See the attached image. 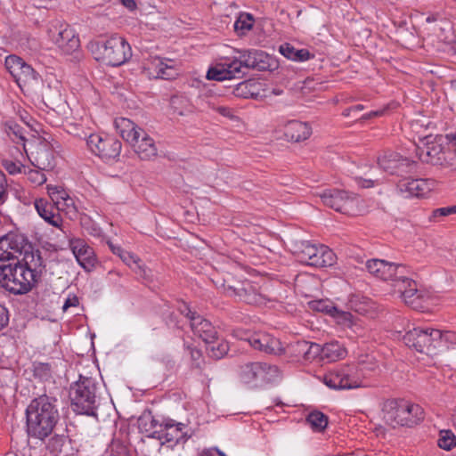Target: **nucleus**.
I'll list each match as a JSON object with an SVG mask.
<instances>
[{
	"instance_id": "nucleus-1",
	"label": "nucleus",
	"mask_w": 456,
	"mask_h": 456,
	"mask_svg": "<svg viewBox=\"0 0 456 456\" xmlns=\"http://www.w3.org/2000/svg\"><path fill=\"white\" fill-rule=\"evenodd\" d=\"M45 270L42 256L28 254L21 260L0 262V288L12 295H25L37 284Z\"/></svg>"
},
{
	"instance_id": "nucleus-2",
	"label": "nucleus",
	"mask_w": 456,
	"mask_h": 456,
	"mask_svg": "<svg viewBox=\"0 0 456 456\" xmlns=\"http://www.w3.org/2000/svg\"><path fill=\"white\" fill-rule=\"evenodd\" d=\"M238 56L225 57L210 68L207 78L223 81L232 78H241L244 69L267 70L271 68V57L259 50H237Z\"/></svg>"
},
{
	"instance_id": "nucleus-3",
	"label": "nucleus",
	"mask_w": 456,
	"mask_h": 456,
	"mask_svg": "<svg viewBox=\"0 0 456 456\" xmlns=\"http://www.w3.org/2000/svg\"><path fill=\"white\" fill-rule=\"evenodd\" d=\"M55 396L41 395L34 398L26 410V426L28 436L44 440L53 431L60 414Z\"/></svg>"
},
{
	"instance_id": "nucleus-4",
	"label": "nucleus",
	"mask_w": 456,
	"mask_h": 456,
	"mask_svg": "<svg viewBox=\"0 0 456 456\" xmlns=\"http://www.w3.org/2000/svg\"><path fill=\"white\" fill-rule=\"evenodd\" d=\"M381 410L384 421L394 428L411 427L424 419V411L419 404L402 398L386 400Z\"/></svg>"
},
{
	"instance_id": "nucleus-5",
	"label": "nucleus",
	"mask_w": 456,
	"mask_h": 456,
	"mask_svg": "<svg viewBox=\"0 0 456 456\" xmlns=\"http://www.w3.org/2000/svg\"><path fill=\"white\" fill-rule=\"evenodd\" d=\"M98 382L91 377H79L70 385L69 396L74 411L79 414L95 416L98 398Z\"/></svg>"
},
{
	"instance_id": "nucleus-6",
	"label": "nucleus",
	"mask_w": 456,
	"mask_h": 456,
	"mask_svg": "<svg viewBox=\"0 0 456 456\" xmlns=\"http://www.w3.org/2000/svg\"><path fill=\"white\" fill-rule=\"evenodd\" d=\"M28 254L42 256L41 251L24 234L10 232L0 238V262L20 260V256L26 258Z\"/></svg>"
},
{
	"instance_id": "nucleus-7",
	"label": "nucleus",
	"mask_w": 456,
	"mask_h": 456,
	"mask_svg": "<svg viewBox=\"0 0 456 456\" xmlns=\"http://www.w3.org/2000/svg\"><path fill=\"white\" fill-rule=\"evenodd\" d=\"M319 196L322 203L343 214L348 216H357L362 212V200L352 193L338 189L324 190Z\"/></svg>"
},
{
	"instance_id": "nucleus-8",
	"label": "nucleus",
	"mask_w": 456,
	"mask_h": 456,
	"mask_svg": "<svg viewBox=\"0 0 456 456\" xmlns=\"http://www.w3.org/2000/svg\"><path fill=\"white\" fill-rule=\"evenodd\" d=\"M294 254L301 263L315 267L330 266L335 262V254L330 248L306 240L296 244Z\"/></svg>"
},
{
	"instance_id": "nucleus-9",
	"label": "nucleus",
	"mask_w": 456,
	"mask_h": 456,
	"mask_svg": "<svg viewBox=\"0 0 456 456\" xmlns=\"http://www.w3.org/2000/svg\"><path fill=\"white\" fill-rule=\"evenodd\" d=\"M408 269L405 265L399 267L397 274L390 281L395 293L404 301L405 304L414 309L421 308L424 293L418 289L416 281L407 277Z\"/></svg>"
},
{
	"instance_id": "nucleus-10",
	"label": "nucleus",
	"mask_w": 456,
	"mask_h": 456,
	"mask_svg": "<svg viewBox=\"0 0 456 456\" xmlns=\"http://www.w3.org/2000/svg\"><path fill=\"white\" fill-rule=\"evenodd\" d=\"M323 382L332 389H353L362 386V375L355 365H344L325 374Z\"/></svg>"
},
{
	"instance_id": "nucleus-11",
	"label": "nucleus",
	"mask_w": 456,
	"mask_h": 456,
	"mask_svg": "<svg viewBox=\"0 0 456 456\" xmlns=\"http://www.w3.org/2000/svg\"><path fill=\"white\" fill-rule=\"evenodd\" d=\"M440 330L414 328L405 333L404 344L419 353L432 354L439 347Z\"/></svg>"
},
{
	"instance_id": "nucleus-12",
	"label": "nucleus",
	"mask_w": 456,
	"mask_h": 456,
	"mask_svg": "<svg viewBox=\"0 0 456 456\" xmlns=\"http://www.w3.org/2000/svg\"><path fill=\"white\" fill-rule=\"evenodd\" d=\"M192 435L191 429L182 422L174 419H166L159 426V434L157 435L161 444L174 448L176 444H184Z\"/></svg>"
},
{
	"instance_id": "nucleus-13",
	"label": "nucleus",
	"mask_w": 456,
	"mask_h": 456,
	"mask_svg": "<svg viewBox=\"0 0 456 456\" xmlns=\"http://www.w3.org/2000/svg\"><path fill=\"white\" fill-rule=\"evenodd\" d=\"M228 289L238 300L248 305H265L268 302L276 300L273 296L266 293L263 288H258L256 284L248 281L240 283L237 287H229Z\"/></svg>"
},
{
	"instance_id": "nucleus-14",
	"label": "nucleus",
	"mask_w": 456,
	"mask_h": 456,
	"mask_svg": "<svg viewBox=\"0 0 456 456\" xmlns=\"http://www.w3.org/2000/svg\"><path fill=\"white\" fill-rule=\"evenodd\" d=\"M378 165L385 172L390 175L403 176L410 173L414 167V161L402 157L395 151H387L378 157Z\"/></svg>"
},
{
	"instance_id": "nucleus-15",
	"label": "nucleus",
	"mask_w": 456,
	"mask_h": 456,
	"mask_svg": "<svg viewBox=\"0 0 456 456\" xmlns=\"http://www.w3.org/2000/svg\"><path fill=\"white\" fill-rule=\"evenodd\" d=\"M4 64L20 87L37 80V73L19 56L9 55L6 57Z\"/></svg>"
},
{
	"instance_id": "nucleus-16",
	"label": "nucleus",
	"mask_w": 456,
	"mask_h": 456,
	"mask_svg": "<svg viewBox=\"0 0 456 456\" xmlns=\"http://www.w3.org/2000/svg\"><path fill=\"white\" fill-rule=\"evenodd\" d=\"M49 34L55 45L67 54L76 52L80 41L74 29L68 24H59L49 28Z\"/></svg>"
},
{
	"instance_id": "nucleus-17",
	"label": "nucleus",
	"mask_w": 456,
	"mask_h": 456,
	"mask_svg": "<svg viewBox=\"0 0 456 456\" xmlns=\"http://www.w3.org/2000/svg\"><path fill=\"white\" fill-rule=\"evenodd\" d=\"M31 164L39 170H52L55 167L53 146L45 140L40 141L31 151Z\"/></svg>"
},
{
	"instance_id": "nucleus-18",
	"label": "nucleus",
	"mask_w": 456,
	"mask_h": 456,
	"mask_svg": "<svg viewBox=\"0 0 456 456\" xmlns=\"http://www.w3.org/2000/svg\"><path fill=\"white\" fill-rule=\"evenodd\" d=\"M399 193L404 198L424 197L430 191V183L425 179L403 178L397 183Z\"/></svg>"
},
{
	"instance_id": "nucleus-19",
	"label": "nucleus",
	"mask_w": 456,
	"mask_h": 456,
	"mask_svg": "<svg viewBox=\"0 0 456 456\" xmlns=\"http://www.w3.org/2000/svg\"><path fill=\"white\" fill-rule=\"evenodd\" d=\"M309 307L316 312L324 313L333 318L338 322L345 325L352 323L353 315L349 312L339 310L332 301L329 299L313 300L308 303Z\"/></svg>"
},
{
	"instance_id": "nucleus-20",
	"label": "nucleus",
	"mask_w": 456,
	"mask_h": 456,
	"mask_svg": "<svg viewBox=\"0 0 456 456\" xmlns=\"http://www.w3.org/2000/svg\"><path fill=\"white\" fill-rule=\"evenodd\" d=\"M191 329L194 335L205 343H213L218 338L217 331L213 324L199 314H191Z\"/></svg>"
},
{
	"instance_id": "nucleus-21",
	"label": "nucleus",
	"mask_w": 456,
	"mask_h": 456,
	"mask_svg": "<svg viewBox=\"0 0 456 456\" xmlns=\"http://www.w3.org/2000/svg\"><path fill=\"white\" fill-rule=\"evenodd\" d=\"M403 266V265H397L382 259H370L366 262L368 272L383 281H391L397 274L399 267Z\"/></svg>"
},
{
	"instance_id": "nucleus-22",
	"label": "nucleus",
	"mask_w": 456,
	"mask_h": 456,
	"mask_svg": "<svg viewBox=\"0 0 456 456\" xmlns=\"http://www.w3.org/2000/svg\"><path fill=\"white\" fill-rule=\"evenodd\" d=\"M88 48L91 51L94 58L107 66H114V45L112 39H99L92 41L88 44Z\"/></svg>"
},
{
	"instance_id": "nucleus-23",
	"label": "nucleus",
	"mask_w": 456,
	"mask_h": 456,
	"mask_svg": "<svg viewBox=\"0 0 456 456\" xmlns=\"http://www.w3.org/2000/svg\"><path fill=\"white\" fill-rule=\"evenodd\" d=\"M86 143L91 151L104 161L109 162L113 159L114 149L112 140L103 139L99 134H90Z\"/></svg>"
},
{
	"instance_id": "nucleus-24",
	"label": "nucleus",
	"mask_w": 456,
	"mask_h": 456,
	"mask_svg": "<svg viewBox=\"0 0 456 456\" xmlns=\"http://www.w3.org/2000/svg\"><path fill=\"white\" fill-rule=\"evenodd\" d=\"M116 130L124 141L130 144H135L141 137L143 130L128 118H116Z\"/></svg>"
},
{
	"instance_id": "nucleus-25",
	"label": "nucleus",
	"mask_w": 456,
	"mask_h": 456,
	"mask_svg": "<svg viewBox=\"0 0 456 456\" xmlns=\"http://www.w3.org/2000/svg\"><path fill=\"white\" fill-rule=\"evenodd\" d=\"M312 134L311 127L305 122L291 120L285 125L284 136L289 142H299Z\"/></svg>"
},
{
	"instance_id": "nucleus-26",
	"label": "nucleus",
	"mask_w": 456,
	"mask_h": 456,
	"mask_svg": "<svg viewBox=\"0 0 456 456\" xmlns=\"http://www.w3.org/2000/svg\"><path fill=\"white\" fill-rule=\"evenodd\" d=\"M417 155L424 163L431 165H439L444 159V152L440 144L436 142H428L422 147L417 148Z\"/></svg>"
},
{
	"instance_id": "nucleus-27",
	"label": "nucleus",
	"mask_w": 456,
	"mask_h": 456,
	"mask_svg": "<svg viewBox=\"0 0 456 456\" xmlns=\"http://www.w3.org/2000/svg\"><path fill=\"white\" fill-rule=\"evenodd\" d=\"M248 343L254 349L267 354H276L281 350L279 340L265 333L251 336L248 338Z\"/></svg>"
},
{
	"instance_id": "nucleus-28",
	"label": "nucleus",
	"mask_w": 456,
	"mask_h": 456,
	"mask_svg": "<svg viewBox=\"0 0 456 456\" xmlns=\"http://www.w3.org/2000/svg\"><path fill=\"white\" fill-rule=\"evenodd\" d=\"M35 208L38 215L49 224L60 228L62 224V218L53 205L44 199H38L35 201Z\"/></svg>"
},
{
	"instance_id": "nucleus-29",
	"label": "nucleus",
	"mask_w": 456,
	"mask_h": 456,
	"mask_svg": "<svg viewBox=\"0 0 456 456\" xmlns=\"http://www.w3.org/2000/svg\"><path fill=\"white\" fill-rule=\"evenodd\" d=\"M116 254L131 270L141 279L148 280L150 270L142 264V260L134 254L116 248Z\"/></svg>"
},
{
	"instance_id": "nucleus-30",
	"label": "nucleus",
	"mask_w": 456,
	"mask_h": 456,
	"mask_svg": "<svg viewBox=\"0 0 456 456\" xmlns=\"http://www.w3.org/2000/svg\"><path fill=\"white\" fill-rule=\"evenodd\" d=\"M139 158L143 160H151L158 155V149L154 140L144 131L135 144H131Z\"/></svg>"
},
{
	"instance_id": "nucleus-31",
	"label": "nucleus",
	"mask_w": 456,
	"mask_h": 456,
	"mask_svg": "<svg viewBox=\"0 0 456 456\" xmlns=\"http://www.w3.org/2000/svg\"><path fill=\"white\" fill-rule=\"evenodd\" d=\"M263 373L261 362H248L240 367V379L245 384L258 386L261 385Z\"/></svg>"
},
{
	"instance_id": "nucleus-32",
	"label": "nucleus",
	"mask_w": 456,
	"mask_h": 456,
	"mask_svg": "<svg viewBox=\"0 0 456 456\" xmlns=\"http://www.w3.org/2000/svg\"><path fill=\"white\" fill-rule=\"evenodd\" d=\"M138 428L141 433L148 437L157 438L159 434V423L151 411H144L137 419Z\"/></svg>"
},
{
	"instance_id": "nucleus-33",
	"label": "nucleus",
	"mask_w": 456,
	"mask_h": 456,
	"mask_svg": "<svg viewBox=\"0 0 456 456\" xmlns=\"http://www.w3.org/2000/svg\"><path fill=\"white\" fill-rule=\"evenodd\" d=\"M346 353L343 345L338 341H331L322 346V361L336 362L343 359Z\"/></svg>"
},
{
	"instance_id": "nucleus-34",
	"label": "nucleus",
	"mask_w": 456,
	"mask_h": 456,
	"mask_svg": "<svg viewBox=\"0 0 456 456\" xmlns=\"http://www.w3.org/2000/svg\"><path fill=\"white\" fill-rule=\"evenodd\" d=\"M70 247L76 256L77 262L86 267V265H90L93 259L94 251L81 240H75L70 241Z\"/></svg>"
},
{
	"instance_id": "nucleus-35",
	"label": "nucleus",
	"mask_w": 456,
	"mask_h": 456,
	"mask_svg": "<svg viewBox=\"0 0 456 456\" xmlns=\"http://www.w3.org/2000/svg\"><path fill=\"white\" fill-rule=\"evenodd\" d=\"M280 53L287 59L295 61H307L314 56L307 49H297L289 43L280 45Z\"/></svg>"
},
{
	"instance_id": "nucleus-36",
	"label": "nucleus",
	"mask_w": 456,
	"mask_h": 456,
	"mask_svg": "<svg viewBox=\"0 0 456 456\" xmlns=\"http://www.w3.org/2000/svg\"><path fill=\"white\" fill-rule=\"evenodd\" d=\"M306 422L315 432L323 431L329 423L328 416L319 411H311L306 417Z\"/></svg>"
},
{
	"instance_id": "nucleus-37",
	"label": "nucleus",
	"mask_w": 456,
	"mask_h": 456,
	"mask_svg": "<svg viewBox=\"0 0 456 456\" xmlns=\"http://www.w3.org/2000/svg\"><path fill=\"white\" fill-rule=\"evenodd\" d=\"M254 25L253 16L249 13H240L235 20L233 28L238 36L242 37L249 31Z\"/></svg>"
},
{
	"instance_id": "nucleus-38",
	"label": "nucleus",
	"mask_w": 456,
	"mask_h": 456,
	"mask_svg": "<svg viewBox=\"0 0 456 456\" xmlns=\"http://www.w3.org/2000/svg\"><path fill=\"white\" fill-rule=\"evenodd\" d=\"M155 69L156 77L163 79H170L175 75V69L164 62L161 59L156 58L152 61Z\"/></svg>"
},
{
	"instance_id": "nucleus-39",
	"label": "nucleus",
	"mask_w": 456,
	"mask_h": 456,
	"mask_svg": "<svg viewBox=\"0 0 456 456\" xmlns=\"http://www.w3.org/2000/svg\"><path fill=\"white\" fill-rule=\"evenodd\" d=\"M132 57V49L125 38H119L118 48L116 49V67L120 66L129 61Z\"/></svg>"
},
{
	"instance_id": "nucleus-40",
	"label": "nucleus",
	"mask_w": 456,
	"mask_h": 456,
	"mask_svg": "<svg viewBox=\"0 0 456 456\" xmlns=\"http://www.w3.org/2000/svg\"><path fill=\"white\" fill-rule=\"evenodd\" d=\"M6 133L10 139L17 144H21L24 151L28 154L26 149V138L23 132V128L18 124L7 125Z\"/></svg>"
},
{
	"instance_id": "nucleus-41",
	"label": "nucleus",
	"mask_w": 456,
	"mask_h": 456,
	"mask_svg": "<svg viewBox=\"0 0 456 456\" xmlns=\"http://www.w3.org/2000/svg\"><path fill=\"white\" fill-rule=\"evenodd\" d=\"M208 344L210 346L208 347V351L211 358L221 359L229 351V344L226 341H217V339H216L213 343Z\"/></svg>"
},
{
	"instance_id": "nucleus-42",
	"label": "nucleus",
	"mask_w": 456,
	"mask_h": 456,
	"mask_svg": "<svg viewBox=\"0 0 456 456\" xmlns=\"http://www.w3.org/2000/svg\"><path fill=\"white\" fill-rule=\"evenodd\" d=\"M69 442L68 436L65 435H54L50 438L47 444V449L51 453L54 455L60 454L63 451V447Z\"/></svg>"
},
{
	"instance_id": "nucleus-43",
	"label": "nucleus",
	"mask_w": 456,
	"mask_h": 456,
	"mask_svg": "<svg viewBox=\"0 0 456 456\" xmlns=\"http://www.w3.org/2000/svg\"><path fill=\"white\" fill-rule=\"evenodd\" d=\"M437 444L441 449L451 451L456 446V436L451 430H441Z\"/></svg>"
},
{
	"instance_id": "nucleus-44",
	"label": "nucleus",
	"mask_w": 456,
	"mask_h": 456,
	"mask_svg": "<svg viewBox=\"0 0 456 456\" xmlns=\"http://www.w3.org/2000/svg\"><path fill=\"white\" fill-rule=\"evenodd\" d=\"M261 369L264 372L263 378H261V385L273 382L280 377V370L275 365L261 362Z\"/></svg>"
},
{
	"instance_id": "nucleus-45",
	"label": "nucleus",
	"mask_w": 456,
	"mask_h": 456,
	"mask_svg": "<svg viewBox=\"0 0 456 456\" xmlns=\"http://www.w3.org/2000/svg\"><path fill=\"white\" fill-rule=\"evenodd\" d=\"M33 372L34 377L40 380H48L52 378V369L49 363H35Z\"/></svg>"
},
{
	"instance_id": "nucleus-46",
	"label": "nucleus",
	"mask_w": 456,
	"mask_h": 456,
	"mask_svg": "<svg viewBox=\"0 0 456 456\" xmlns=\"http://www.w3.org/2000/svg\"><path fill=\"white\" fill-rule=\"evenodd\" d=\"M322 361V346L317 343L308 342L304 361Z\"/></svg>"
},
{
	"instance_id": "nucleus-47",
	"label": "nucleus",
	"mask_w": 456,
	"mask_h": 456,
	"mask_svg": "<svg viewBox=\"0 0 456 456\" xmlns=\"http://www.w3.org/2000/svg\"><path fill=\"white\" fill-rule=\"evenodd\" d=\"M308 342L301 340L292 343L289 346V350L298 361H304Z\"/></svg>"
},
{
	"instance_id": "nucleus-48",
	"label": "nucleus",
	"mask_w": 456,
	"mask_h": 456,
	"mask_svg": "<svg viewBox=\"0 0 456 456\" xmlns=\"http://www.w3.org/2000/svg\"><path fill=\"white\" fill-rule=\"evenodd\" d=\"M170 106L174 110V113L183 116L187 110L188 101L186 98L182 96H173L170 100Z\"/></svg>"
},
{
	"instance_id": "nucleus-49",
	"label": "nucleus",
	"mask_w": 456,
	"mask_h": 456,
	"mask_svg": "<svg viewBox=\"0 0 456 456\" xmlns=\"http://www.w3.org/2000/svg\"><path fill=\"white\" fill-rule=\"evenodd\" d=\"M187 350L191 356V366L196 369H200L204 362L201 351L191 346H187Z\"/></svg>"
},
{
	"instance_id": "nucleus-50",
	"label": "nucleus",
	"mask_w": 456,
	"mask_h": 456,
	"mask_svg": "<svg viewBox=\"0 0 456 456\" xmlns=\"http://www.w3.org/2000/svg\"><path fill=\"white\" fill-rule=\"evenodd\" d=\"M440 335L441 336L439 338V346H441L443 343H444L447 346V347H449L450 346L456 345V332L450 330H440Z\"/></svg>"
},
{
	"instance_id": "nucleus-51",
	"label": "nucleus",
	"mask_w": 456,
	"mask_h": 456,
	"mask_svg": "<svg viewBox=\"0 0 456 456\" xmlns=\"http://www.w3.org/2000/svg\"><path fill=\"white\" fill-rule=\"evenodd\" d=\"M28 179L36 185H42L46 182V176L39 170L30 169L28 173Z\"/></svg>"
},
{
	"instance_id": "nucleus-52",
	"label": "nucleus",
	"mask_w": 456,
	"mask_h": 456,
	"mask_svg": "<svg viewBox=\"0 0 456 456\" xmlns=\"http://www.w3.org/2000/svg\"><path fill=\"white\" fill-rule=\"evenodd\" d=\"M453 214H456V205L435 209L432 217L436 220L439 216H446Z\"/></svg>"
},
{
	"instance_id": "nucleus-53",
	"label": "nucleus",
	"mask_w": 456,
	"mask_h": 456,
	"mask_svg": "<svg viewBox=\"0 0 456 456\" xmlns=\"http://www.w3.org/2000/svg\"><path fill=\"white\" fill-rule=\"evenodd\" d=\"M7 182L4 172L0 169V205L7 199Z\"/></svg>"
},
{
	"instance_id": "nucleus-54",
	"label": "nucleus",
	"mask_w": 456,
	"mask_h": 456,
	"mask_svg": "<svg viewBox=\"0 0 456 456\" xmlns=\"http://www.w3.org/2000/svg\"><path fill=\"white\" fill-rule=\"evenodd\" d=\"M91 223V221L88 219V218H85L83 219L82 221V224H83V226L84 228L88 231V232L94 236V237H99L101 236V229L99 227H97L94 224H92L91 226H86L87 224H89Z\"/></svg>"
},
{
	"instance_id": "nucleus-55",
	"label": "nucleus",
	"mask_w": 456,
	"mask_h": 456,
	"mask_svg": "<svg viewBox=\"0 0 456 456\" xmlns=\"http://www.w3.org/2000/svg\"><path fill=\"white\" fill-rule=\"evenodd\" d=\"M79 305V299L78 297L75 295V294H72V295H69L66 300L64 301V304L62 305V310L64 312H66L69 308L70 307H76Z\"/></svg>"
},
{
	"instance_id": "nucleus-56",
	"label": "nucleus",
	"mask_w": 456,
	"mask_h": 456,
	"mask_svg": "<svg viewBox=\"0 0 456 456\" xmlns=\"http://www.w3.org/2000/svg\"><path fill=\"white\" fill-rule=\"evenodd\" d=\"M3 165L11 175H15L20 172V167L12 160H4Z\"/></svg>"
},
{
	"instance_id": "nucleus-57",
	"label": "nucleus",
	"mask_w": 456,
	"mask_h": 456,
	"mask_svg": "<svg viewBox=\"0 0 456 456\" xmlns=\"http://www.w3.org/2000/svg\"><path fill=\"white\" fill-rule=\"evenodd\" d=\"M9 314L8 310L3 305H0V330L8 325Z\"/></svg>"
},
{
	"instance_id": "nucleus-58",
	"label": "nucleus",
	"mask_w": 456,
	"mask_h": 456,
	"mask_svg": "<svg viewBox=\"0 0 456 456\" xmlns=\"http://www.w3.org/2000/svg\"><path fill=\"white\" fill-rule=\"evenodd\" d=\"M247 88H248V83H246V82L240 83L238 87L234 90V94L236 96H242L244 98H248V93L244 91Z\"/></svg>"
},
{
	"instance_id": "nucleus-59",
	"label": "nucleus",
	"mask_w": 456,
	"mask_h": 456,
	"mask_svg": "<svg viewBox=\"0 0 456 456\" xmlns=\"http://www.w3.org/2000/svg\"><path fill=\"white\" fill-rule=\"evenodd\" d=\"M216 111H217L220 115L227 118L232 117V110L225 106H217L216 109Z\"/></svg>"
},
{
	"instance_id": "nucleus-60",
	"label": "nucleus",
	"mask_w": 456,
	"mask_h": 456,
	"mask_svg": "<svg viewBox=\"0 0 456 456\" xmlns=\"http://www.w3.org/2000/svg\"><path fill=\"white\" fill-rule=\"evenodd\" d=\"M179 311L182 314H183L185 317H187L189 319V321L191 322V316L190 314H197L196 312L194 311H191L190 309V307L186 305V304H183L180 307H179Z\"/></svg>"
},
{
	"instance_id": "nucleus-61",
	"label": "nucleus",
	"mask_w": 456,
	"mask_h": 456,
	"mask_svg": "<svg viewBox=\"0 0 456 456\" xmlns=\"http://www.w3.org/2000/svg\"><path fill=\"white\" fill-rule=\"evenodd\" d=\"M120 3L129 11H134L137 8L135 0H120Z\"/></svg>"
},
{
	"instance_id": "nucleus-62",
	"label": "nucleus",
	"mask_w": 456,
	"mask_h": 456,
	"mask_svg": "<svg viewBox=\"0 0 456 456\" xmlns=\"http://www.w3.org/2000/svg\"><path fill=\"white\" fill-rule=\"evenodd\" d=\"M219 449L217 448H211L204 450L200 456H218Z\"/></svg>"
},
{
	"instance_id": "nucleus-63",
	"label": "nucleus",
	"mask_w": 456,
	"mask_h": 456,
	"mask_svg": "<svg viewBox=\"0 0 456 456\" xmlns=\"http://www.w3.org/2000/svg\"><path fill=\"white\" fill-rule=\"evenodd\" d=\"M121 452L118 451V447L116 446V453L121 454V455H116V456H130L129 453L126 452V448L125 446L120 447Z\"/></svg>"
},
{
	"instance_id": "nucleus-64",
	"label": "nucleus",
	"mask_w": 456,
	"mask_h": 456,
	"mask_svg": "<svg viewBox=\"0 0 456 456\" xmlns=\"http://www.w3.org/2000/svg\"><path fill=\"white\" fill-rule=\"evenodd\" d=\"M445 43L452 45V50L456 53V39L445 40Z\"/></svg>"
}]
</instances>
